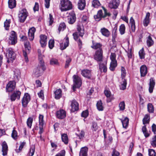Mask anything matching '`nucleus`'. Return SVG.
<instances>
[{
    "label": "nucleus",
    "mask_w": 156,
    "mask_h": 156,
    "mask_svg": "<svg viewBox=\"0 0 156 156\" xmlns=\"http://www.w3.org/2000/svg\"><path fill=\"white\" fill-rule=\"evenodd\" d=\"M39 65L34 70V75L36 77H38L41 76L43 72L46 69L44 62L40 55L39 56Z\"/></svg>",
    "instance_id": "nucleus-1"
},
{
    "label": "nucleus",
    "mask_w": 156,
    "mask_h": 156,
    "mask_svg": "<svg viewBox=\"0 0 156 156\" xmlns=\"http://www.w3.org/2000/svg\"><path fill=\"white\" fill-rule=\"evenodd\" d=\"M104 10V14L103 13L102 10H99L96 15L94 16V19L96 20L99 21L102 18H105L107 17H109L111 16L109 12H108L107 9L104 7H102Z\"/></svg>",
    "instance_id": "nucleus-2"
},
{
    "label": "nucleus",
    "mask_w": 156,
    "mask_h": 156,
    "mask_svg": "<svg viewBox=\"0 0 156 156\" xmlns=\"http://www.w3.org/2000/svg\"><path fill=\"white\" fill-rule=\"evenodd\" d=\"M60 9L61 11H66L71 9L72 8L71 2L69 0H61Z\"/></svg>",
    "instance_id": "nucleus-3"
},
{
    "label": "nucleus",
    "mask_w": 156,
    "mask_h": 156,
    "mask_svg": "<svg viewBox=\"0 0 156 156\" xmlns=\"http://www.w3.org/2000/svg\"><path fill=\"white\" fill-rule=\"evenodd\" d=\"M5 56L7 59V62L8 63L13 62L16 56L12 48H9L7 49Z\"/></svg>",
    "instance_id": "nucleus-4"
},
{
    "label": "nucleus",
    "mask_w": 156,
    "mask_h": 156,
    "mask_svg": "<svg viewBox=\"0 0 156 156\" xmlns=\"http://www.w3.org/2000/svg\"><path fill=\"white\" fill-rule=\"evenodd\" d=\"M73 78L74 84L73 86V89L75 91L76 88H79L80 87L82 83V80L80 77L76 75H74L73 76Z\"/></svg>",
    "instance_id": "nucleus-5"
},
{
    "label": "nucleus",
    "mask_w": 156,
    "mask_h": 156,
    "mask_svg": "<svg viewBox=\"0 0 156 156\" xmlns=\"http://www.w3.org/2000/svg\"><path fill=\"white\" fill-rule=\"evenodd\" d=\"M25 50H23V55L25 58V61L27 62H28V59L27 57V54H29L31 50V48L29 42L26 41L24 43Z\"/></svg>",
    "instance_id": "nucleus-6"
},
{
    "label": "nucleus",
    "mask_w": 156,
    "mask_h": 156,
    "mask_svg": "<svg viewBox=\"0 0 156 156\" xmlns=\"http://www.w3.org/2000/svg\"><path fill=\"white\" fill-rule=\"evenodd\" d=\"M28 12L25 9H23L19 14V20L21 23H23L28 16Z\"/></svg>",
    "instance_id": "nucleus-7"
},
{
    "label": "nucleus",
    "mask_w": 156,
    "mask_h": 156,
    "mask_svg": "<svg viewBox=\"0 0 156 156\" xmlns=\"http://www.w3.org/2000/svg\"><path fill=\"white\" fill-rule=\"evenodd\" d=\"M103 53L102 50H97L94 55V59L98 62L102 61L103 57Z\"/></svg>",
    "instance_id": "nucleus-8"
},
{
    "label": "nucleus",
    "mask_w": 156,
    "mask_h": 156,
    "mask_svg": "<svg viewBox=\"0 0 156 156\" xmlns=\"http://www.w3.org/2000/svg\"><path fill=\"white\" fill-rule=\"evenodd\" d=\"M30 100V95L28 93H25L22 100V106L24 108L27 107L28 103Z\"/></svg>",
    "instance_id": "nucleus-9"
},
{
    "label": "nucleus",
    "mask_w": 156,
    "mask_h": 156,
    "mask_svg": "<svg viewBox=\"0 0 156 156\" xmlns=\"http://www.w3.org/2000/svg\"><path fill=\"white\" fill-rule=\"evenodd\" d=\"M16 81H11L9 82L6 87V91L8 92H11L15 89L16 87Z\"/></svg>",
    "instance_id": "nucleus-10"
},
{
    "label": "nucleus",
    "mask_w": 156,
    "mask_h": 156,
    "mask_svg": "<svg viewBox=\"0 0 156 156\" xmlns=\"http://www.w3.org/2000/svg\"><path fill=\"white\" fill-rule=\"evenodd\" d=\"M9 42L12 45H14L17 42V36L16 33L13 31H11V34L9 36Z\"/></svg>",
    "instance_id": "nucleus-11"
},
{
    "label": "nucleus",
    "mask_w": 156,
    "mask_h": 156,
    "mask_svg": "<svg viewBox=\"0 0 156 156\" xmlns=\"http://www.w3.org/2000/svg\"><path fill=\"white\" fill-rule=\"evenodd\" d=\"M104 93L106 97V101L107 103L110 102L114 100V95L112 94L111 91L108 90H105Z\"/></svg>",
    "instance_id": "nucleus-12"
},
{
    "label": "nucleus",
    "mask_w": 156,
    "mask_h": 156,
    "mask_svg": "<svg viewBox=\"0 0 156 156\" xmlns=\"http://www.w3.org/2000/svg\"><path fill=\"white\" fill-rule=\"evenodd\" d=\"M71 112H74L79 110V105L78 102L75 100H73L71 101Z\"/></svg>",
    "instance_id": "nucleus-13"
},
{
    "label": "nucleus",
    "mask_w": 156,
    "mask_h": 156,
    "mask_svg": "<svg viewBox=\"0 0 156 156\" xmlns=\"http://www.w3.org/2000/svg\"><path fill=\"white\" fill-rule=\"evenodd\" d=\"M69 15L68 16V22L70 24H73L76 20V15L74 12L69 13Z\"/></svg>",
    "instance_id": "nucleus-14"
},
{
    "label": "nucleus",
    "mask_w": 156,
    "mask_h": 156,
    "mask_svg": "<svg viewBox=\"0 0 156 156\" xmlns=\"http://www.w3.org/2000/svg\"><path fill=\"white\" fill-rule=\"evenodd\" d=\"M119 0H111L108 4V7L111 9H117L119 5Z\"/></svg>",
    "instance_id": "nucleus-15"
},
{
    "label": "nucleus",
    "mask_w": 156,
    "mask_h": 156,
    "mask_svg": "<svg viewBox=\"0 0 156 156\" xmlns=\"http://www.w3.org/2000/svg\"><path fill=\"white\" fill-rule=\"evenodd\" d=\"M99 69L101 72L106 73L107 71V61L101 62L98 63Z\"/></svg>",
    "instance_id": "nucleus-16"
},
{
    "label": "nucleus",
    "mask_w": 156,
    "mask_h": 156,
    "mask_svg": "<svg viewBox=\"0 0 156 156\" xmlns=\"http://www.w3.org/2000/svg\"><path fill=\"white\" fill-rule=\"evenodd\" d=\"M56 115L57 118L59 119H63L66 116V112L63 109H61L57 111Z\"/></svg>",
    "instance_id": "nucleus-17"
},
{
    "label": "nucleus",
    "mask_w": 156,
    "mask_h": 156,
    "mask_svg": "<svg viewBox=\"0 0 156 156\" xmlns=\"http://www.w3.org/2000/svg\"><path fill=\"white\" fill-rule=\"evenodd\" d=\"M40 42L41 47H45L46 46L47 43V36L45 35L41 34L40 35Z\"/></svg>",
    "instance_id": "nucleus-18"
},
{
    "label": "nucleus",
    "mask_w": 156,
    "mask_h": 156,
    "mask_svg": "<svg viewBox=\"0 0 156 156\" xmlns=\"http://www.w3.org/2000/svg\"><path fill=\"white\" fill-rule=\"evenodd\" d=\"M140 72L141 77L145 76L147 73V68L145 65H142L140 68Z\"/></svg>",
    "instance_id": "nucleus-19"
},
{
    "label": "nucleus",
    "mask_w": 156,
    "mask_h": 156,
    "mask_svg": "<svg viewBox=\"0 0 156 156\" xmlns=\"http://www.w3.org/2000/svg\"><path fill=\"white\" fill-rule=\"evenodd\" d=\"M63 40L65 41L64 44L62 43L60 44V49L62 50L65 49L69 46V38L67 35L64 38Z\"/></svg>",
    "instance_id": "nucleus-20"
},
{
    "label": "nucleus",
    "mask_w": 156,
    "mask_h": 156,
    "mask_svg": "<svg viewBox=\"0 0 156 156\" xmlns=\"http://www.w3.org/2000/svg\"><path fill=\"white\" fill-rule=\"evenodd\" d=\"M36 31L35 28L33 27L30 28L28 32V36L30 41H33L34 38V33Z\"/></svg>",
    "instance_id": "nucleus-21"
},
{
    "label": "nucleus",
    "mask_w": 156,
    "mask_h": 156,
    "mask_svg": "<svg viewBox=\"0 0 156 156\" xmlns=\"http://www.w3.org/2000/svg\"><path fill=\"white\" fill-rule=\"evenodd\" d=\"M81 73L83 76L88 79H90L91 77V72L89 70H82L81 71Z\"/></svg>",
    "instance_id": "nucleus-22"
},
{
    "label": "nucleus",
    "mask_w": 156,
    "mask_h": 156,
    "mask_svg": "<svg viewBox=\"0 0 156 156\" xmlns=\"http://www.w3.org/2000/svg\"><path fill=\"white\" fill-rule=\"evenodd\" d=\"M21 95V92L19 90L14 92L11 96L10 99L12 101H15L16 98L19 99Z\"/></svg>",
    "instance_id": "nucleus-23"
},
{
    "label": "nucleus",
    "mask_w": 156,
    "mask_h": 156,
    "mask_svg": "<svg viewBox=\"0 0 156 156\" xmlns=\"http://www.w3.org/2000/svg\"><path fill=\"white\" fill-rule=\"evenodd\" d=\"M92 44L91 48L93 49L97 50H102V44L100 43L94 42L93 40L92 41Z\"/></svg>",
    "instance_id": "nucleus-24"
},
{
    "label": "nucleus",
    "mask_w": 156,
    "mask_h": 156,
    "mask_svg": "<svg viewBox=\"0 0 156 156\" xmlns=\"http://www.w3.org/2000/svg\"><path fill=\"white\" fill-rule=\"evenodd\" d=\"M2 155L3 156H6L7 154L8 151V147L7 144L5 141L3 142L2 144Z\"/></svg>",
    "instance_id": "nucleus-25"
},
{
    "label": "nucleus",
    "mask_w": 156,
    "mask_h": 156,
    "mask_svg": "<svg viewBox=\"0 0 156 156\" xmlns=\"http://www.w3.org/2000/svg\"><path fill=\"white\" fill-rule=\"evenodd\" d=\"M155 80L153 78H151L150 80L149 87V92L151 93H152L153 90L155 85Z\"/></svg>",
    "instance_id": "nucleus-26"
},
{
    "label": "nucleus",
    "mask_w": 156,
    "mask_h": 156,
    "mask_svg": "<svg viewBox=\"0 0 156 156\" xmlns=\"http://www.w3.org/2000/svg\"><path fill=\"white\" fill-rule=\"evenodd\" d=\"M14 75L13 77L14 80L16 81H18L19 78L20 77L21 73L19 69H16L13 71Z\"/></svg>",
    "instance_id": "nucleus-27"
},
{
    "label": "nucleus",
    "mask_w": 156,
    "mask_h": 156,
    "mask_svg": "<svg viewBox=\"0 0 156 156\" xmlns=\"http://www.w3.org/2000/svg\"><path fill=\"white\" fill-rule=\"evenodd\" d=\"M121 121L123 128L126 129L128 126L129 123V119L127 117H125L124 119H119Z\"/></svg>",
    "instance_id": "nucleus-28"
},
{
    "label": "nucleus",
    "mask_w": 156,
    "mask_h": 156,
    "mask_svg": "<svg viewBox=\"0 0 156 156\" xmlns=\"http://www.w3.org/2000/svg\"><path fill=\"white\" fill-rule=\"evenodd\" d=\"M150 16V12H147L146 13L145 17L143 21V24L145 27L147 26L149 23Z\"/></svg>",
    "instance_id": "nucleus-29"
},
{
    "label": "nucleus",
    "mask_w": 156,
    "mask_h": 156,
    "mask_svg": "<svg viewBox=\"0 0 156 156\" xmlns=\"http://www.w3.org/2000/svg\"><path fill=\"white\" fill-rule=\"evenodd\" d=\"M88 148L86 147H82L79 153V156H87V155Z\"/></svg>",
    "instance_id": "nucleus-30"
},
{
    "label": "nucleus",
    "mask_w": 156,
    "mask_h": 156,
    "mask_svg": "<svg viewBox=\"0 0 156 156\" xmlns=\"http://www.w3.org/2000/svg\"><path fill=\"white\" fill-rule=\"evenodd\" d=\"M86 5L85 0H79L78 4V7L79 9L83 10L84 9Z\"/></svg>",
    "instance_id": "nucleus-31"
},
{
    "label": "nucleus",
    "mask_w": 156,
    "mask_h": 156,
    "mask_svg": "<svg viewBox=\"0 0 156 156\" xmlns=\"http://www.w3.org/2000/svg\"><path fill=\"white\" fill-rule=\"evenodd\" d=\"M129 21L130 24L131 25V31L134 32L135 31L136 26L135 20L132 17L130 18Z\"/></svg>",
    "instance_id": "nucleus-32"
},
{
    "label": "nucleus",
    "mask_w": 156,
    "mask_h": 156,
    "mask_svg": "<svg viewBox=\"0 0 156 156\" xmlns=\"http://www.w3.org/2000/svg\"><path fill=\"white\" fill-rule=\"evenodd\" d=\"M122 80V82L120 83V85L119 87L120 90H124L126 88L127 81L126 79H123Z\"/></svg>",
    "instance_id": "nucleus-33"
},
{
    "label": "nucleus",
    "mask_w": 156,
    "mask_h": 156,
    "mask_svg": "<svg viewBox=\"0 0 156 156\" xmlns=\"http://www.w3.org/2000/svg\"><path fill=\"white\" fill-rule=\"evenodd\" d=\"M55 98L56 99H59L62 96V91L60 89L56 90L54 92Z\"/></svg>",
    "instance_id": "nucleus-34"
},
{
    "label": "nucleus",
    "mask_w": 156,
    "mask_h": 156,
    "mask_svg": "<svg viewBox=\"0 0 156 156\" xmlns=\"http://www.w3.org/2000/svg\"><path fill=\"white\" fill-rule=\"evenodd\" d=\"M150 115L149 114H146L142 120L143 124L145 125L146 124H149L150 121Z\"/></svg>",
    "instance_id": "nucleus-35"
},
{
    "label": "nucleus",
    "mask_w": 156,
    "mask_h": 156,
    "mask_svg": "<svg viewBox=\"0 0 156 156\" xmlns=\"http://www.w3.org/2000/svg\"><path fill=\"white\" fill-rule=\"evenodd\" d=\"M61 139L62 141L64 142L65 144H68L69 139L68 136L66 134H61Z\"/></svg>",
    "instance_id": "nucleus-36"
},
{
    "label": "nucleus",
    "mask_w": 156,
    "mask_h": 156,
    "mask_svg": "<svg viewBox=\"0 0 156 156\" xmlns=\"http://www.w3.org/2000/svg\"><path fill=\"white\" fill-rule=\"evenodd\" d=\"M101 32L102 34L106 37H108L110 35V32L107 29L103 28L101 30Z\"/></svg>",
    "instance_id": "nucleus-37"
},
{
    "label": "nucleus",
    "mask_w": 156,
    "mask_h": 156,
    "mask_svg": "<svg viewBox=\"0 0 156 156\" xmlns=\"http://www.w3.org/2000/svg\"><path fill=\"white\" fill-rule=\"evenodd\" d=\"M8 5L10 9L14 8L16 7V0H9Z\"/></svg>",
    "instance_id": "nucleus-38"
},
{
    "label": "nucleus",
    "mask_w": 156,
    "mask_h": 156,
    "mask_svg": "<svg viewBox=\"0 0 156 156\" xmlns=\"http://www.w3.org/2000/svg\"><path fill=\"white\" fill-rule=\"evenodd\" d=\"M147 111L150 113H153L154 111V108L151 103H149L147 105Z\"/></svg>",
    "instance_id": "nucleus-39"
},
{
    "label": "nucleus",
    "mask_w": 156,
    "mask_h": 156,
    "mask_svg": "<svg viewBox=\"0 0 156 156\" xmlns=\"http://www.w3.org/2000/svg\"><path fill=\"white\" fill-rule=\"evenodd\" d=\"M97 109L99 111H102L104 110V107L102 105V103L101 100L97 102L96 104Z\"/></svg>",
    "instance_id": "nucleus-40"
},
{
    "label": "nucleus",
    "mask_w": 156,
    "mask_h": 156,
    "mask_svg": "<svg viewBox=\"0 0 156 156\" xmlns=\"http://www.w3.org/2000/svg\"><path fill=\"white\" fill-rule=\"evenodd\" d=\"M50 64L52 65L59 66V63L58 60L55 58H53L50 60Z\"/></svg>",
    "instance_id": "nucleus-41"
},
{
    "label": "nucleus",
    "mask_w": 156,
    "mask_h": 156,
    "mask_svg": "<svg viewBox=\"0 0 156 156\" xmlns=\"http://www.w3.org/2000/svg\"><path fill=\"white\" fill-rule=\"evenodd\" d=\"M77 29L78 31L77 32L79 33L80 36L83 37L84 34V30L82 29L80 26L79 25L77 26Z\"/></svg>",
    "instance_id": "nucleus-42"
},
{
    "label": "nucleus",
    "mask_w": 156,
    "mask_h": 156,
    "mask_svg": "<svg viewBox=\"0 0 156 156\" xmlns=\"http://www.w3.org/2000/svg\"><path fill=\"white\" fill-rule=\"evenodd\" d=\"M147 43L148 47H150L152 46L154 44V41L152 40L151 37L149 36L147 40Z\"/></svg>",
    "instance_id": "nucleus-43"
},
{
    "label": "nucleus",
    "mask_w": 156,
    "mask_h": 156,
    "mask_svg": "<svg viewBox=\"0 0 156 156\" xmlns=\"http://www.w3.org/2000/svg\"><path fill=\"white\" fill-rule=\"evenodd\" d=\"M117 66V61L115 62H111L110 64V66L109 67L110 69L112 71H114L116 67Z\"/></svg>",
    "instance_id": "nucleus-44"
},
{
    "label": "nucleus",
    "mask_w": 156,
    "mask_h": 156,
    "mask_svg": "<svg viewBox=\"0 0 156 156\" xmlns=\"http://www.w3.org/2000/svg\"><path fill=\"white\" fill-rule=\"evenodd\" d=\"M142 130L146 138L150 136V134L147 131L146 126V125H145L142 127Z\"/></svg>",
    "instance_id": "nucleus-45"
},
{
    "label": "nucleus",
    "mask_w": 156,
    "mask_h": 156,
    "mask_svg": "<svg viewBox=\"0 0 156 156\" xmlns=\"http://www.w3.org/2000/svg\"><path fill=\"white\" fill-rule=\"evenodd\" d=\"M126 27L124 24H122L119 27V31L121 35H123L125 33Z\"/></svg>",
    "instance_id": "nucleus-46"
},
{
    "label": "nucleus",
    "mask_w": 156,
    "mask_h": 156,
    "mask_svg": "<svg viewBox=\"0 0 156 156\" xmlns=\"http://www.w3.org/2000/svg\"><path fill=\"white\" fill-rule=\"evenodd\" d=\"M92 6L94 8H97L101 5L98 0H93L92 2Z\"/></svg>",
    "instance_id": "nucleus-47"
},
{
    "label": "nucleus",
    "mask_w": 156,
    "mask_h": 156,
    "mask_svg": "<svg viewBox=\"0 0 156 156\" xmlns=\"http://www.w3.org/2000/svg\"><path fill=\"white\" fill-rule=\"evenodd\" d=\"M66 28V25L64 23H61L59 26L58 30L59 33L61 31H63Z\"/></svg>",
    "instance_id": "nucleus-48"
},
{
    "label": "nucleus",
    "mask_w": 156,
    "mask_h": 156,
    "mask_svg": "<svg viewBox=\"0 0 156 156\" xmlns=\"http://www.w3.org/2000/svg\"><path fill=\"white\" fill-rule=\"evenodd\" d=\"M33 121V119L31 117H29L27 119V126L29 128H31V127Z\"/></svg>",
    "instance_id": "nucleus-49"
},
{
    "label": "nucleus",
    "mask_w": 156,
    "mask_h": 156,
    "mask_svg": "<svg viewBox=\"0 0 156 156\" xmlns=\"http://www.w3.org/2000/svg\"><path fill=\"white\" fill-rule=\"evenodd\" d=\"M72 59L69 57H67L66 61L65 68H68L70 64V63L71 62Z\"/></svg>",
    "instance_id": "nucleus-50"
},
{
    "label": "nucleus",
    "mask_w": 156,
    "mask_h": 156,
    "mask_svg": "<svg viewBox=\"0 0 156 156\" xmlns=\"http://www.w3.org/2000/svg\"><path fill=\"white\" fill-rule=\"evenodd\" d=\"M121 72L122 79H125V77L126 75V72L125 69L124 67H121Z\"/></svg>",
    "instance_id": "nucleus-51"
},
{
    "label": "nucleus",
    "mask_w": 156,
    "mask_h": 156,
    "mask_svg": "<svg viewBox=\"0 0 156 156\" xmlns=\"http://www.w3.org/2000/svg\"><path fill=\"white\" fill-rule=\"evenodd\" d=\"M139 56L140 59H144V58L145 54L144 52V49L142 48L139 52Z\"/></svg>",
    "instance_id": "nucleus-52"
},
{
    "label": "nucleus",
    "mask_w": 156,
    "mask_h": 156,
    "mask_svg": "<svg viewBox=\"0 0 156 156\" xmlns=\"http://www.w3.org/2000/svg\"><path fill=\"white\" fill-rule=\"evenodd\" d=\"M39 125H44V116L43 115L40 114L39 117Z\"/></svg>",
    "instance_id": "nucleus-53"
},
{
    "label": "nucleus",
    "mask_w": 156,
    "mask_h": 156,
    "mask_svg": "<svg viewBox=\"0 0 156 156\" xmlns=\"http://www.w3.org/2000/svg\"><path fill=\"white\" fill-rule=\"evenodd\" d=\"M25 144L26 142L25 141H23V142H21L20 145L19 149L16 150V152L17 153L20 152L21 151L23 147Z\"/></svg>",
    "instance_id": "nucleus-54"
},
{
    "label": "nucleus",
    "mask_w": 156,
    "mask_h": 156,
    "mask_svg": "<svg viewBox=\"0 0 156 156\" xmlns=\"http://www.w3.org/2000/svg\"><path fill=\"white\" fill-rule=\"evenodd\" d=\"M125 105L124 101L121 102L119 104V109L121 111H123L125 109Z\"/></svg>",
    "instance_id": "nucleus-55"
},
{
    "label": "nucleus",
    "mask_w": 156,
    "mask_h": 156,
    "mask_svg": "<svg viewBox=\"0 0 156 156\" xmlns=\"http://www.w3.org/2000/svg\"><path fill=\"white\" fill-rule=\"evenodd\" d=\"M151 145L154 147H156V135L152 138L150 142Z\"/></svg>",
    "instance_id": "nucleus-56"
},
{
    "label": "nucleus",
    "mask_w": 156,
    "mask_h": 156,
    "mask_svg": "<svg viewBox=\"0 0 156 156\" xmlns=\"http://www.w3.org/2000/svg\"><path fill=\"white\" fill-rule=\"evenodd\" d=\"M35 147L33 146L31 147L30 149L29 152L28 154L29 156H33L34 154L35 151Z\"/></svg>",
    "instance_id": "nucleus-57"
},
{
    "label": "nucleus",
    "mask_w": 156,
    "mask_h": 156,
    "mask_svg": "<svg viewBox=\"0 0 156 156\" xmlns=\"http://www.w3.org/2000/svg\"><path fill=\"white\" fill-rule=\"evenodd\" d=\"M11 136L14 140H16L17 139L18 137L17 133L16 131L14 129L12 131Z\"/></svg>",
    "instance_id": "nucleus-58"
},
{
    "label": "nucleus",
    "mask_w": 156,
    "mask_h": 156,
    "mask_svg": "<svg viewBox=\"0 0 156 156\" xmlns=\"http://www.w3.org/2000/svg\"><path fill=\"white\" fill-rule=\"evenodd\" d=\"M54 40L51 39L48 42V47L50 49H52L54 46Z\"/></svg>",
    "instance_id": "nucleus-59"
},
{
    "label": "nucleus",
    "mask_w": 156,
    "mask_h": 156,
    "mask_svg": "<svg viewBox=\"0 0 156 156\" xmlns=\"http://www.w3.org/2000/svg\"><path fill=\"white\" fill-rule=\"evenodd\" d=\"M10 23V20H6V21L4 22V26L5 27V29L6 30L9 29V24Z\"/></svg>",
    "instance_id": "nucleus-60"
},
{
    "label": "nucleus",
    "mask_w": 156,
    "mask_h": 156,
    "mask_svg": "<svg viewBox=\"0 0 156 156\" xmlns=\"http://www.w3.org/2000/svg\"><path fill=\"white\" fill-rule=\"evenodd\" d=\"M98 129L97 123L96 122H93L91 127V129L93 131H96Z\"/></svg>",
    "instance_id": "nucleus-61"
},
{
    "label": "nucleus",
    "mask_w": 156,
    "mask_h": 156,
    "mask_svg": "<svg viewBox=\"0 0 156 156\" xmlns=\"http://www.w3.org/2000/svg\"><path fill=\"white\" fill-rule=\"evenodd\" d=\"M149 156H156L155 151L152 149H148Z\"/></svg>",
    "instance_id": "nucleus-62"
},
{
    "label": "nucleus",
    "mask_w": 156,
    "mask_h": 156,
    "mask_svg": "<svg viewBox=\"0 0 156 156\" xmlns=\"http://www.w3.org/2000/svg\"><path fill=\"white\" fill-rule=\"evenodd\" d=\"M73 39L76 41H77L79 39V34L77 32H76L73 34Z\"/></svg>",
    "instance_id": "nucleus-63"
},
{
    "label": "nucleus",
    "mask_w": 156,
    "mask_h": 156,
    "mask_svg": "<svg viewBox=\"0 0 156 156\" xmlns=\"http://www.w3.org/2000/svg\"><path fill=\"white\" fill-rule=\"evenodd\" d=\"M88 17L84 15L82 18V21L83 23H86L88 21Z\"/></svg>",
    "instance_id": "nucleus-64"
}]
</instances>
